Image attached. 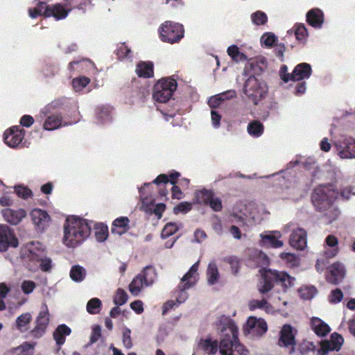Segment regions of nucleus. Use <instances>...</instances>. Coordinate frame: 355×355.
<instances>
[{
    "instance_id": "nucleus-1",
    "label": "nucleus",
    "mask_w": 355,
    "mask_h": 355,
    "mask_svg": "<svg viewBox=\"0 0 355 355\" xmlns=\"http://www.w3.org/2000/svg\"><path fill=\"white\" fill-rule=\"evenodd\" d=\"M216 328L221 336L219 346L211 336H207L198 340L195 352L202 351L214 354L219 348L220 355H249L248 349L239 341L238 327L231 319L222 316L216 323Z\"/></svg>"
},
{
    "instance_id": "nucleus-2",
    "label": "nucleus",
    "mask_w": 355,
    "mask_h": 355,
    "mask_svg": "<svg viewBox=\"0 0 355 355\" xmlns=\"http://www.w3.org/2000/svg\"><path fill=\"white\" fill-rule=\"evenodd\" d=\"M92 221L77 216H69L63 223L62 244L67 248H76L90 236Z\"/></svg>"
},
{
    "instance_id": "nucleus-3",
    "label": "nucleus",
    "mask_w": 355,
    "mask_h": 355,
    "mask_svg": "<svg viewBox=\"0 0 355 355\" xmlns=\"http://www.w3.org/2000/svg\"><path fill=\"white\" fill-rule=\"evenodd\" d=\"M20 257L30 271L35 272L40 269L49 272L53 268L52 260L45 254L44 248L39 242L24 245L21 249Z\"/></svg>"
},
{
    "instance_id": "nucleus-4",
    "label": "nucleus",
    "mask_w": 355,
    "mask_h": 355,
    "mask_svg": "<svg viewBox=\"0 0 355 355\" xmlns=\"http://www.w3.org/2000/svg\"><path fill=\"white\" fill-rule=\"evenodd\" d=\"M268 214L263 209H257L252 204L237 202L229 215V220L243 227H252L260 224Z\"/></svg>"
},
{
    "instance_id": "nucleus-5",
    "label": "nucleus",
    "mask_w": 355,
    "mask_h": 355,
    "mask_svg": "<svg viewBox=\"0 0 355 355\" xmlns=\"http://www.w3.org/2000/svg\"><path fill=\"white\" fill-rule=\"evenodd\" d=\"M69 99L67 98H62L51 104L47 105L42 108L39 114L36 116L37 121L43 122V129L48 131H53L62 127L70 125L78 121V119H74L72 121H67L63 118L60 112H53V109L58 105H64Z\"/></svg>"
},
{
    "instance_id": "nucleus-6",
    "label": "nucleus",
    "mask_w": 355,
    "mask_h": 355,
    "mask_svg": "<svg viewBox=\"0 0 355 355\" xmlns=\"http://www.w3.org/2000/svg\"><path fill=\"white\" fill-rule=\"evenodd\" d=\"M243 90L247 99L254 105H259L266 98L268 92L266 83L254 75L245 80Z\"/></svg>"
},
{
    "instance_id": "nucleus-7",
    "label": "nucleus",
    "mask_w": 355,
    "mask_h": 355,
    "mask_svg": "<svg viewBox=\"0 0 355 355\" xmlns=\"http://www.w3.org/2000/svg\"><path fill=\"white\" fill-rule=\"evenodd\" d=\"M177 86V81L173 76L159 80L153 87V99L160 103H167L172 98Z\"/></svg>"
},
{
    "instance_id": "nucleus-8",
    "label": "nucleus",
    "mask_w": 355,
    "mask_h": 355,
    "mask_svg": "<svg viewBox=\"0 0 355 355\" xmlns=\"http://www.w3.org/2000/svg\"><path fill=\"white\" fill-rule=\"evenodd\" d=\"M158 33L163 42L173 44L180 42L184 37V29L179 23L166 21L159 26Z\"/></svg>"
},
{
    "instance_id": "nucleus-9",
    "label": "nucleus",
    "mask_w": 355,
    "mask_h": 355,
    "mask_svg": "<svg viewBox=\"0 0 355 355\" xmlns=\"http://www.w3.org/2000/svg\"><path fill=\"white\" fill-rule=\"evenodd\" d=\"M200 261L196 262L190 268L189 271L182 277L181 282L178 286V289L176 291V301L178 304L184 302L188 298V294L186 292L187 289L194 286L198 280V268Z\"/></svg>"
},
{
    "instance_id": "nucleus-10",
    "label": "nucleus",
    "mask_w": 355,
    "mask_h": 355,
    "mask_svg": "<svg viewBox=\"0 0 355 355\" xmlns=\"http://www.w3.org/2000/svg\"><path fill=\"white\" fill-rule=\"evenodd\" d=\"M338 193L331 185H321L315 189L312 194V202L315 209L324 210L329 207L337 198Z\"/></svg>"
},
{
    "instance_id": "nucleus-11",
    "label": "nucleus",
    "mask_w": 355,
    "mask_h": 355,
    "mask_svg": "<svg viewBox=\"0 0 355 355\" xmlns=\"http://www.w3.org/2000/svg\"><path fill=\"white\" fill-rule=\"evenodd\" d=\"M194 202L199 205H208L213 211L216 212L223 209L222 200L211 190L203 189L196 191L194 193Z\"/></svg>"
},
{
    "instance_id": "nucleus-12",
    "label": "nucleus",
    "mask_w": 355,
    "mask_h": 355,
    "mask_svg": "<svg viewBox=\"0 0 355 355\" xmlns=\"http://www.w3.org/2000/svg\"><path fill=\"white\" fill-rule=\"evenodd\" d=\"M334 146L341 159H355V139L342 137L334 142Z\"/></svg>"
},
{
    "instance_id": "nucleus-13",
    "label": "nucleus",
    "mask_w": 355,
    "mask_h": 355,
    "mask_svg": "<svg viewBox=\"0 0 355 355\" xmlns=\"http://www.w3.org/2000/svg\"><path fill=\"white\" fill-rule=\"evenodd\" d=\"M19 240L15 230L6 224H0V252L7 251L10 248H17Z\"/></svg>"
},
{
    "instance_id": "nucleus-14",
    "label": "nucleus",
    "mask_w": 355,
    "mask_h": 355,
    "mask_svg": "<svg viewBox=\"0 0 355 355\" xmlns=\"http://www.w3.org/2000/svg\"><path fill=\"white\" fill-rule=\"evenodd\" d=\"M296 330L290 324H284L279 332V346L287 349L290 354L295 352Z\"/></svg>"
},
{
    "instance_id": "nucleus-15",
    "label": "nucleus",
    "mask_w": 355,
    "mask_h": 355,
    "mask_svg": "<svg viewBox=\"0 0 355 355\" xmlns=\"http://www.w3.org/2000/svg\"><path fill=\"white\" fill-rule=\"evenodd\" d=\"M268 325L266 322L261 318L256 317H249L244 331L246 334L250 335L254 338H260L266 333Z\"/></svg>"
},
{
    "instance_id": "nucleus-16",
    "label": "nucleus",
    "mask_w": 355,
    "mask_h": 355,
    "mask_svg": "<svg viewBox=\"0 0 355 355\" xmlns=\"http://www.w3.org/2000/svg\"><path fill=\"white\" fill-rule=\"evenodd\" d=\"M25 137V130L18 125L7 129L3 134L4 143L12 148H18Z\"/></svg>"
},
{
    "instance_id": "nucleus-17",
    "label": "nucleus",
    "mask_w": 355,
    "mask_h": 355,
    "mask_svg": "<svg viewBox=\"0 0 355 355\" xmlns=\"http://www.w3.org/2000/svg\"><path fill=\"white\" fill-rule=\"evenodd\" d=\"M282 234L279 231H266L260 234V245L270 246L273 248L283 247L284 242L281 241Z\"/></svg>"
},
{
    "instance_id": "nucleus-18",
    "label": "nucleus",
    "mask_w": 355,
    "mask_h": 355,
    "mask_svg": "<svg viewBox=\"0 0 355 355\" xmlns=\"http://www.w3.org/2000/svg\"><path fill=\"white\" fill-rule=\"evenodd\" d=\"M114 119V108L109 105H103L96 109V123L101 126L110 125Z\"/></svg>"
},
{
    "instance_id": "nucleus-19",
    "label": "nucleus",
    "mask_w": 355,
    "mask_h": 355,
    "mask_svg": "<svg viewBox=\"0 0 355 355\" xmlns=\"http://www.w3.org/2000/svg\"><path fill=\"white\" fill-rule=\"evenodd\" d=\"M49 321V313L46 305H44L40 312L37 320V325L31 331L35 338H40L45 332Z\"/></svg>"
},
{
    "instance_id": "nucleus-20",
    "label": "nucleus",
    "mask_w": 355,
    "mask_h": 355,
    "mask_svg": "<svg viewBox=\"0 0 355 355\" xmlns=\"http://www.w3.org/2000/svg\"><path fill=\"white\" fill-rule=\"evenodd\" d=\"M46 17H53L56 20H62L65 19L71 8L65 7L61 3H55L48 5L46 3Z\"/></svg>"
},
{
    "instance_id": "nucleus-21",
    "label": "nucleus",
    "mask_w": 355,
    "mask_h": 355,
    "mask_svg": "<svg viewBox=\"0 0 355 355\" xmlns=\"http://www.w3.org/2000/svg\"><path fill=\"white\" fill-rule=\"evenodd\" d=\"M345 266L340 262H336L329 268L327 281L332 284H338L345 277Z\"/></svg>"
},
{
    "instance_id": "nucleus-22",
    "label": "nucleus",
    "mask_w": 355,
    "mask_h": 355,
    "mask_svg": "<svg viewBox=\"0 0 355 355\" xmlns=\"http://www.w3.org/2000/svg\"><path fill=\"white\" fill-rule=\"evenodd\" d=\"M30 215L33 224L38 230H44L49 225L51 217L46 211L37 208L33 209Z\"/></svg>"
},
{
    "instance_id": "nucleus-23",
    "label": "nucleus",
    "mask_w": 355,
    "mask_h": 355,
    "mask_svg": "<svg viewBox=\"0 0 355 355\" xmlns=\"http://www.w3.org/2000/svg\"><path fill=\"white\" fill-rule=\"evenodd\" d=\"M288 243L293 248L303 250L307 243L306 231L302 227L297 228L291 234Z\"/></svg>"
},
{
    "instance_id": "nucleus-24",
    "label": "nucleus",
    "mask_w": 355,
    "mask_h": 355,
    "mask_svg": "<svg viewBox=\"0 0 355 355\" xmlns=\"http://www.w3.org/2000/svg\"><path fill=\"white\" fill-rule=\"evenodd\" d=\"M306 21L313 28L320 29L324 23V14L320 8H312L306 14Z\"/></svg>"
},
{
    "instance_id": "nucleus-25",
    "label": "nucleus",
    "mask_w": 355,
    "mask_h": 355,
    "mask_svg": "<svg viewBox=\"0 0 355 355\" xmlns=\"http://www.w3.org/2000/svg\"><path fill=\"white\" fill-rule=\"evenodd\" d=\"M2 215L7 223L16 225L26 217L27 213L24 209H5L2 211Z\"/></svg>"
},
{
    "instance_id": "nucleus-26",
    "label": "nucleus",
    "mask_w": 355,
    "mask_h": 355,
    "mask_svg": "<svg viewBox=\"0 0 355 355\" xmlns=\"http://www.w3.org/2000/svg\"><path fill=\"white\" fill-rule=\"evenodd\" d=\"M312 74L310 64L302 62L297 64L292 71V81H302L309 79Z\"/></svg>"
},
{
    "instance_id": "nucleus-27",
    "label": "nucleus",
    "mask_w": 355,
    "mask_h": 355,
    "mask_svg": "<svg viewBox=\"0 0 355 355\" xmlns=\"http://www.w3.org/2000/svg\"><path fill=\"white\" fill-rule=\"evenodd\" d=\"M339 252L338 239L334 235H328L323 244V255L327 258H334Z\"/></svg>"
},
{
    "instance_id": "nucleus-28",
    "label": "nucleus",
    "mask_w": 355,
    "mask_h": 355,
    "mask_svg": "<svg viewBox=\"0 0 355 355\" xmlns=\"http://www.w3.org/2000/svg\"><path fill=\"white\" fill-rule=\"evenodd\" d=\"M273 275L272 277L274 282L279 284L283 288L284 292H286L289 288L294 286L295 284V278L289 275L286 272L272 270Z\"/></svg>"
},
{
    "instance_id": "nucleus-29",
    "label": "nucleus",
    "mask_w": 355,
    "mask_h": 355,
    "mask_svg": "<svg viewBox=\"0 0 355 355\" xmlns=\"http://www.w3.org/2000/svg\"><path fill=\"white\" fill-rule=\"evenodd\" d=\"M344 339L343 336L337 333L331 335L329 340H325L321 342V348L324 353L329 351H338L343 345Z\"/></svg>"
},
{
    "instance_id": "nucleus-30",
    "label": "nucleus",
    "mask_w": 355,
    "mask_h": 355,
    "mask_svg": "<svg viewBox=\"0 0 355 355\" xmlns=\"http://www.w3.org/2000/svg\"><path fill=\"white\" fill-rule=\"evenodd\" d=\"M272 275H273V271L270 269L266 270L262 275L261 279L257 285V288L260 293L263 295L267 294L272 290L274 279L272 277Z\"/></svg>"
},
{
    "instance_id": "nucleus-31",
    "label": "nucleus",
    "mask_w": 355,
    "mask_h": 355,
    "mask_svg": "<svg viewBox=\"0 0 355 355\" xmlns=\"http://www.w3.org/2000/svg\"><path fill=\"white\" fill-rule=\"evenodd\" d=\"M130 230V220L126 216L116 218L112 224L111 232L121 236Z\"/></svg>"
},
{
    "instance_id": "nucleus-32",
    "label": "nucleus",
    "mask_w": 355,
    "mask_h": 355,
    "mask_svg": "<svg viewBox=\"0 0 355 355\" xmlns=\"http://www.w3.org/2000/svg\"><path fill=\"white\" fill-rule=\"evenodd\" d=\"M150 183H144V187L139 189L140 198H141V207L140 209L148 214H152V208L154 205V199L151 197H148L144 192V187H148Z\"/></svg>"
},
{
    "instance_id": "nucleus-33",
    "label": "nucleus",
    "mask_w": 355,
    "mask_h": 355,
    "mask_svg": "<svg viewBox=\"0 0 355 355\" xmlns=\"http://www.w3.org/2000/svg\"><path fill=\"white\" fill-rule=\"evenodd\" d=\"M311 327L315 334L321 337L327 336L331 330L326 322L316 317H313L311 319Z\"/></svg>"
},
{
    "instance_id": "nucleus-34",
    "label": "nucleus",
    "mask_w": 355,
    "mask_h": 355,
    "mask_svg": "<svg viewBox=\"0 0 355 355\" xmlns=\"http://www.w3.org/2000/svg\"><path fill=\"white\" fill-rule=\"evenodd\" d=\"M207 281L209 285L213 286L220 280V273L216 263L211 261L209 263L206 271Z\"/></svg>"
},
{
    "instance_id": "nucleus-35",
    "label": "nucleus",
    "mask_w": 355,
    "mask_h": 355,
    "mask_svg": "<svg viewBox=\"0 0 355 355\" xmlns=\"http://www.w3.org/2000/svg\"><path fill=\"white\" fill-rule=\"evenodd\" d=\"M135 72L139 77L150 78L153 76V64L151 62H139L137 66Z\"/></svg>"
},
{
    "instance_id": "nucleus-36",
    "label": "nucleus",
    "mask_w": 355,
    "mask_h": 355,
    "mask_svg": "<svg viewBox=\"0 0 355 355\" xmlns=\"http://www.w3.org/2000/svg\"><path fill=\"white\" fill-rule=\"evenodd\" d=\"M294 33L296 40L299 43L305 44L309 37V32L304 24H297L288 31V33Z\"/></svg>"
},
{
    "instance_id": "nucleus-37",
    "label": "nucleus",
    "mask_w": 355,
    "mask_h": 355,
    "mask_svg": "<svg viewBox=\"0 0 355 355\" xmlns=\"http://www.w3.org/2000/svg\"><path fill=\"white\" fill-rule=\"evenodd\" d=\"M94 67V64L87 59L73 60L69 64V69L71 71L84 72L89 71Z\"/></svg>"
},
{
    "instance_id": "nucleus-38",
    "label": "nucleus",
    "mask_w": 355,
    "mask_h": 355,
    "mask_svg": "<svg viewBox=\"0 0 355 355\" xmlns=\"http://www.w3.org/2000/svg\"><path fill=\"white\" fill-rule=\"evenodd\" d=\"M248 307L251 311L259 309L263 310L267 313H272L274 312L273 307L266 299L252 300L249 302Z\"/></svg>"
},
{
    "instance_id": "nucleus-39",
    "label": "nucleus",
    "mask_w": 355,
    "mask_h": 355,
    "mask_svg": "<svg viewBox=\"0 0 355 355\" xmlns=\"http://www.w3.org/2000/svg\"><path fill=\"white\" fill-rule=\"evenodd\" d=\"M138 275L146 284V286L153 285L157 277L155 270L151 266H146Z\"/></svg>"
},
{
    "instance_id": "nucleus-40",
    "label": "nucleus",
    "mask_w": 355,
    "mask_h": 355,
    "mask_svg": "<svg viewBox=\"0 0 355 355\" xmlns=\"http://www.w3.org/2000/svg\"><path fill=\"white\" fill-rule=\"evenodd\" d=\"M71 334V329L65 324L59 325L53 333V338L58 345L64 344L65 336Z\"/></svg>"
},
{
    "instance_id": "nucleus-41",
    "label": "nucleus",
    "mask_w": 355,
    "mask_h": 355,
    "mask_svg": "<svg viewBox=\"0 0 355 355\" xmlns=\"http://www.w3.org/2000/svg\"><path fill=\"white\" fill-rule=\"evenodd\" d=\"M69 275L73 282H81L85 279L87 271L84 267L75 265L71 267Z\"/></svg>"
},
{
    "instance_id": "nucleus-42",
    "label": "nucleus",
    "mask_w": 355,
    "mask_h": 355,
    "mask_svg": "<svg viewBox=\"0 0 355 355\" xmlns=\"http://www.w3.org/2000/svg\"><path fill=\"white\" fill-rule=\"evenodd\" d=\"M94 234L98 242L106 241L109 234L107 226L101 223H96L94 226Z\"/></svg>"
},
{
    "instance_id": "nucleus-43",
    "label": "nucleus",
    "mask_w": 355,
    "mask_h": 355,
    "mask_svg": "<svg viewBox=\"0 0 355 355\" xmlns=\"http://www.w3.org/2000/svg\"><path fill=\"white\" fill-rule=\"evenodd\" d=\"M264 127L263 124L258 121H253L248 123L247 131L248 134L253 137H259L263 133Z\"/></svg>"
},
{
    "instance_id": "nucleus-44",
    "label": "nucleus",
    "mask_w": 355,
    "mask_h": 355,
    "mask_svg": "<svg viewBox=\"0 0 355 355\" xmlns=\"http://www.w3.org/2000/svg\"><path fill=\"white\" fill-rule=\"evenodd\" d=\"M145 287L146 284L137 275L129 284V291L132 295L137 296Z\"/></svg>"
},
{
    "instance_id": "nucleus-45",
    "label": "nucleus",
    "mask_w": 355,
    "mask_h": 355,
    "mask_svg": "<svg viewBox=\"0 0 355 355\" xmlns=\"http://www.w3.org/2000/svg\"><path fill=\"white\" fill-rule=\"evenodd\" d=\"M89 83L90 79L83 76L74 78L71 81L73 90L75 92H81Z\"/></svg>"
},
{
    "instance_id": "nucleus-46",
    "label": "nucleus",
    "mask_w": 355,
    "mask_h": 355,
    "mask_svg": "<svg viewBox=\"0 0 355 355\" xmlns=\"http://www.w3.org/2000/svg\"><path fill=\"white\" fill-rule=\"evenodd\" d=\"M46 2L39 0L36 6L28 9L29 17L35 19L39 16H44L46 17Z\"/></svg>"
},
{
    "instance_id": "nucleus-47",
    "label": "nucleus",
    "mask_w": 355,
    "mask_h": 355,
    "mask_svg": "<svg viewBox=\"0 0 355 355\" xmlns=\"http://www.w3.org/2000/svg\"><path fill=\"white\" fill-rule=\"evenodd\" d=\"M279 257L288 267L294 268L300 265V259L295 254L282 252L279 254Z\"/></svg>"
},
{
    "instance_id": "nucleus-48",
    "label": "nucleus",
    "mask_w": 355,
    "mask_h": 355,
    "mask_svg": "<svg viewBox=\"0 0 355 355\" xmlns=\"http://www.w3.org/2000/svg\"><path fill=\"white\" fill-rule=\"evenodd\" d=\"M318 211L324 213V218L327 223H331L336 220L340 213L333 203L329 205V207H327L324 209V210H319Z\"/></svg>"
},
{
    "instance_id": "nucleus-49",
    "label": "nucleus",
    "mask_w": 355,
    "mask_h": 355,
    "mask_svg": "<svg viewBox=\"0 0 355 355\" xmlns=\"http://www.w3.org/2000/svg\"><path fill=\"white\" fill-rule=\"evenodd\" d=\"M32 320V315L30 313H25L17 317L15 321L16 328L24 331L26 329V326L30 323Z\"/></svg>"
},
{
    "instance_id": "nucleus-50",
    "label": "nucleus",
    "mask_w": 355,
    "mask_h": 355,
    "mask_svg": "<svg viewBox=\"0 0 355 355\" xmlns=\"http://www.w3.org/2000/svg\"><path fill=\"white\" fill-rule=\"evenodd\" d=\"M250 19L254 25L263 26L267 23L268 16L264 12L257 10L250 15Z\"/></svg>"
},
{
    "instance_id": "nucleus-51",
    "label": "nucleus",
    "mask_w": 355,
    "mask_h": 355,
    "mask_svg": "<svg viewBox=\"0 0 355 355\" xmlns=\"http://www.w3.org/2000/svg\"><path fill=\"white\" fill-rule=\"evenodd\" d=\"M267 67V60L263 57H260L257 59L256 61L251 62L246 67L253 71L254 73H257L259 71L264 70Z\"/></svg>"
},
{
    "instance_id": "nucleus-52",
    "label": "nucleus",
    "mask_w": 355,
    "mask_h": 355,
    "mask_svg": "<svg viewBox=\"0 0 355 355\" xmlns=\"http://www.w3.org/2000/svg\"><path fill=\"white\" fill-rule=\"evenodd\" d=\"M182 227L181 224H178L176 223H168L164 227L161 236L162 239H166L173 234H175L180 227Z\"/></svg>"
},
{
    "instance_id": "nucleus-53",
    "label": "nucleus",
    "mask_w": 355,
    "mask_h": 355,
    "mask_svg": "<svg viewBox=\"0 0 355 355\" xmlns=\"http://www.w3.org/2000/svg\"><path fill=\"white\" fill-rule=\"evenodd\" d=\"M116 55L121 60H131L132 53L130 49L125 44H121L116 49Z\"/></svg>"
},
{
    "instance_id": "nucleus-54",
    "label": "nucleus",
    "mask_w": 355,
    "mask_h": 355,
    "mask_svg": "<svg viewBox=\"0 0 355 355\" xmlns=\"http://www.w3.org/2000/svg\"><path fill=\"white\" fill-rule=\"evenodd\" d=\"M10 355H33V346L28 343H24L23 345L13 348L10 352Z\"/></svg>"
},
{
    "instance_id": "nucleus-55",
    "label": "nucleus",
    "mask_w": 355,
    "mask_h": 355,
    "mask_svg": "<svg viewBox=\"0 0 355 355\" xmlns=\"http://www.w3.org/2000/svg\"><path fill=\"white\" fill-rule=\"evenodd\" d=\"M227 54L236 62L243 61L246 60V56L239 51V49L236 45H232L227 49Z\"/></svg>"
},
{
    "instance_id": "nucleus-56",
    "label": "nucleus",
    "mask_w": 355,
    "mask_h": 355,
    "mask_svg": "<svg viewBox=\"0 0 355 355\" xmlns=\"http://www.w3.org/2000/svg\"><path fill=\"white\" fill-rule=\"evenodd\" d=\"M40 73L44 78L50 79L55 76L58 70L53 64H46L42 67Z\"/></svg>"
},
{
    "instance_id": "nucleus-57",
    "label": "nucleus",
    "mask_w": 355,
    "mask_h": 355,
    "mask_svg": "<svg viewBox=\"0 0 355 355\" xmlns=\"http://www.w3.org/2000/svg\"><path fill=\"white\" fill-rule=\"evenodd\" d=\"M101 305V301L98 298L94 297L88 301L86 309L89 313L96 314L100 311Z\"/></svg>"
},
{
    "instance_id": "nucleus-58",
    "label": "nucleus",
    "mask_w": 355,
    "mask_h": 355,
    "mask_svg": "<svg viewBox=\"0 0 355 355\" xmlns=\"http://www.w3.org/2000/svg\"><path fill=\"white\" fill-rule=\"evenodd\" d=\"M317 293L314 286H304L299 289V293L302 298L304 300H310L313 298Z\"/></svg>"
},
{
    "instance_id": "nucleus-59",
    "label": "nucleus",
    "mask_w": 355,
    "mask_h": 355,
    "mask_svg": "<svg viewBox=\"0 0 355 355\" xmlns=\"http://www.w3.org/2000/svg\"><path fill=\"white\" fill-rule=\"evenodd\" d=\"M253 259L258 266H263L269 264V258L261 251H255Z\"/></svg>"
},
{
    "instance_id": "nucleus-60",
    "label": "nucleus",
    "mask_w": 355,
    "mask_h": 355,
    "mask_svg": "<svg viewBox=\"0 0 355 355\" xmlns=\"http://www.w3.org/2000/svg\"><path fill=\"white\" fill-rule=\"evenodd\" d=\"M16 194L24 200L28 199L33 196V192L27 187L24 185H17L15 187Z\"/></svg>"
},
{
    "instance_id": "nucleus-61",
    "label": "nucleus",
    "mask_w": 355,
    "mask_h": 355,
    "mask_svg": "<svg viewBox=\"0 0 355 355\" xmlns=\"http://www.w3.org/2000/svg\"><path fill=\"white\" fill-rule=\"evenodd\" d=\"M128 298L126 292L123 289L119 288L114 297V302L116 305L121 306L126 303Z\"/></svg>"
},
{
    "instance_id": "nucleus-62",
    "label": "nucleus",
    "mask_w": 355,
    "mask_h": 355,
    "mask_svg": "<svg viewBox=\"0 0 355 355\" xmlns=\"http://www.w3.org/2000/svg\"><path fill=\"white\" fill-rule=\"evenodd\" d=\"M222 115L216 110H211V123L213 128L218 129L221 126Z\"/></svg>"
},
{
    "instance_id": "nucleus-63",
    "label": "nucleus",
    "mask_w": 355,
    "mask_h": 355,
    "mask_svg": "<svg viewBox=\"0 0 355 355\" xmlns=\"http://www.w3.org/2000/svg\"><path fill=\"white\" fill-rule=\"evenodd\" d=\"M343 298V293L342 291L339 288H336L331 291L329 295V302L331 304H338Z\"/></svg>"
},
{
    "instance_id": "nucleus-64",
    "label": "nucleus",
    "mask_w": 355,
    "mask_h": 355,
    "mask_svg": "<svg viewBox=\"0 0 355 355\" xmlns=\"http://www.w3.org/2000/svg\"><path fill=\"white\" fill-rule=\"evenodd\" d=\"M36 287V284L31 280H24L21 284V288L23 293L26 295H29Z\"/></svg>"
}]
</instances>
